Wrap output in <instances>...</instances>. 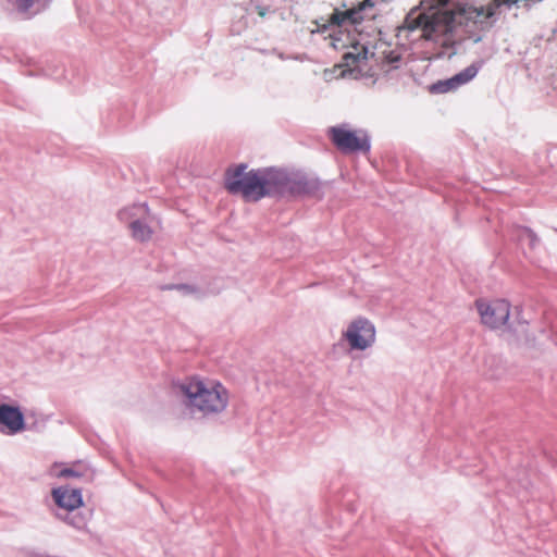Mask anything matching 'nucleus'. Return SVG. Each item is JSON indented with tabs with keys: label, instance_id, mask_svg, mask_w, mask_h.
Instances as JSON below:
<instances>
[{
	"label": "nucleus",
	"instance_id": "nucleus-10",
	"mask_svg": "<svg viewBox=\"0 0 557 557\" xmlns=\"http://www.w3.org/2000/svg\"><path fill=\"white\" fill-rule=\"evenodd\" d=\"M25 430V417L20 407L10 404H0V433L13 436Z\"/></svg>",
	"mask_w": 557,
	"mask_h": 557
},
{
	"label": "nucleus",
	"instance_id": "nucleus-18",
	"mask_svg": "<svg viewBox=\"0 0 557 557\" xmlns=\"http://www.w3.org/2000/svg\"><path fill=\"white\" fill-rule=\"evenodd\" d=\"M480 39H481L480 37H475L474 41L478 42Z\"/></svg>",
	"mask_w": 557,
	"mask_h": 557
},
{
	"label": "nucleus",
	"instance_id": "nucleus-11",
	"mask_svg": "<svg viewBox=\"0 0 557 557\" xmlns=\"http://www.w3.org/2000/svg\"><path fill=\"white\" fill-rule=\"evenodd\" d=\"M374 7V0H363L358 8L345 12L335 10L329 20V25L334 27L355 26L366 17H373L374 14H368V10Z\"/></svg>",
	"mask_w": 557,
	"mask_h": 557
},
{
	"label": "nucleus",
	"instance_id": "nucleus-4",
	"mask_svg": "<svg viewBox=\"0 0 557 557\" xmlns=\"http://www.w3.org/2000/svg\"><path fill=\"white\" fill-rule=\"evenodd\" d=\"M116 219L127 226L133 239L141 243L151 239L154 218L145 202L123 206L117 210Z\"/></svg>",
	"mask_w": 557,
	"mask_h": 557
},
{
	"label": "nucleus",
	"instance_id": "nucleus-1",
	"mask_svg": "<svg viewBox=\"0 0 557 557\" xmlns=\"http://www.w3.org/2000/svg\"><path fill=\"white\" fill-rule=\"evenodd\" d=\"M185 406L191 412L216 416L225 411L230 403L228 389L219 381L195 376L181 385Z\"/></svg>",
	"mask_w": 557,
	"mask_h": 557
},
{
	"label": "nucleus",
	"instance_id": "nucleus-5",
	"mask_svg": "<svg viewBox=\"0 0 557 557\" xmlns=\"http://www.w3.org/2000/svg\"><path fill=\"white\" fill-rule=\"evenodd\" d=\"M341 336L350 351H366L376 342V327L370 319L357 315L347 323Z\"/></svg>",
	"mask_w": 557,
	"mask_h": 557
},
{
	"label": "nucleus",
	"instance_id": "nucleus-6",
	"mask_svg": "<svg viewBox=\"0 0 557 557\" xmlns=\"http://www.w3.org/2000/svg\"><path fill=\"white\" fill-rule=\"evenodd\" d=\"M52 498L55 505L69 512L79 508L83 505L82 492L78 488H70L60 486L52 490ZM67 524L75 529L82 530L86 527V519L81 515L66 513L62 518Z\"/></svg>",
	"mask_w": 557,
	"mask_h": 557
},
{
	"label": "nucleus",
	"instance_id": "nucleus-8",
	"mask_svg": "<svg viewBox=\"0 0 557 557\" xmlns=\"http://www.w3.org/2000/svg\"><path fill=\"white\" fill-rule=\"evenodd\" d=\"M374 53L369 51V48L359 41L351 44V50L344 54L343 65L347 67L342 72L343 76L347 74L354 78L367 75L370 69L367 66L369 57Z\"/></svg>",
	"mask_w": 557,
	"mask_h": 557
},
{
	"label": "nucleus",
	"instance_id": "nucleus-14",
	"mask_svg": "<svg viewBox=\"0 0 557 557\" xmlns=\"http://www.w3.org/2000/svg\"><path fill=\"white\" fill-rule=\"evenodd\" d=\"M520 240L522 243H528L531 248H533L539 242L537 236L531 230L528 228H523L521 231Z\"/></svg>",
	"mask_w": 557,
	"mask_h": 557
},
{
	"label": "nucleus",
	"instance_id": "nucleus-17",
	"mask_svg": "<svg viewBox=\"0 0 557 557\" xmlns=\"http://www.w3.org/2000/svg\"><path fill=\"white\" fill-rule=\"evenodd\" d=\"M257 12H258L259 16L263 17L267 14V9L262 8V7H257Z\"/></svg>",
	"mask_w": 557,
	"mask_h": 557
},
{
	"label": "nucleus",
	"instance_id": "nucleus-16",
	"mask_svg": "<svg viewBox=\"0 0 557 557\" xmlns=\"http://www.w3.org/2000/svg\"><path fill=\"white\" fill-rule=\"evenodd\" d=\"M178 290H182L184 294H190L194 292V288L187 285H180L176 287Z\"/></svg>",
	"mask_w": 557,
	"mask_h": 557
},
{
	"label": "nucleus",
	"instance_id": "nucleus-9",
	"mask_svg": "<svg viewBox=\"0 0 557 557\" xmlns=\"http://www.w3.org/2000/svg\"><path fill=\"white\" fill-rule=\"evenodd\" d=\"M331 137L343 151H367L370 149L368 136L362 131H350L346 126L332 127Z\"/></svg>",
	"mask_w": 557,
	"mask_h": 557
},
{
	"label": "nucleus",
	"instance_id": "nucleus-3",
	"mask_svg": "<svg viewBox=\"0 0 557 557\" xmlns=\"http://www.w3.org/2000/svg\"><path fill=\"white\" fill-rule=\"evenodd\" d=\"M269 196L297 197L318 196L320 182L301 173L271 168Z\"/></svg>",
	"mask_w": 557,
	"mask_h": 557
},
{
	"label": "nucleus",
	"instance_id": "nucleus-13",
	"mask_svg": "<svg viewBox=\"0 0 557 557\" xmlns=\"http://www.w3.org/2000/svg\"><path fill=\"white\" fill-rule=\"evenodd\" d=\"M51 474L57 478H89L91 475L90 469L83 462H77L71 466L54 465L51 468Z\"/></svg>",
	"mask_w": 557,
	"mask_h": 557
},
{
	"label": "nucleus",
	"instance_id": "nucleus-2",
	"mask_svg": "<svg viewBox=\"0 0 557 557\" xmlns=\"http://www.w3.org/2000/svg\"><path fill=\"white\" fill-rule=\"evenodd\" d=\"M271 168L248 170L246 164L230 166L225 172V188L247 201H257L270 194Z\"/></svg>",
	"mask_w": 557,
	"mask_h": 557
},
{
	"label": "nucleus",
	"instance_id": "nucleus-15",
	"mask_svg": "<svg viewBox=\"0 0 557 557\" xmlns=\"http://www.w3.org/2000/svg\"><path fill=\"white\" fill-rule=\"evenodd\" d=\"M386 60L389 64H395L399 61V54L391 52L388 55H386Z\"/></svg>",
	"mask_w": 557,
	"mask_h": 557
},
{
	"label": "nucleus",
	"instance_id": "nucleus-12",
	"mask_svg": "<svg viewBox=\"0 0 557 557\" xmlns=\"http://www.w3.org/2000/svg\"><path fill=\"white\" fill-rule=\"evenodd\" d=\"M481 66L482 62L472 63L471 65L467 66L453 77L435 83L432 86V91L443 94L456 90L460 86L466 85L467 83L472 81L479 73Z\"/></svg>",
	"mask_w": 557,
	"mask_h": 557
},
{
	"label": "nucleus",
	"instance_id": "nucleus-7",
	"mask_svg": "<svg viewBox=\"0 0 557 557\" xmlns=\"http://www.w3.org/2000/svg\"><path fill=\"white\" fill-rule=\"evenodd\" d=\"M481 322L490 329L504 326L510 314V306L504 299L478 300L475 302Z\"/></svg>",
	"mask_w": 557,
	"mask_h": 557
}]
</instances>
